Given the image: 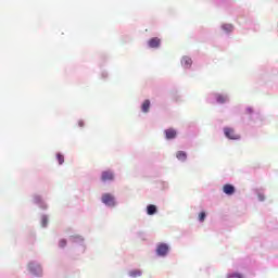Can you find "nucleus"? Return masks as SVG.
Segmentation results:
<instances>
[{
    "label": "nucleus",
    "mask_w": 278,
    "mask_h": 278,
    "mask_svg": "<svg viewBox=\"0 0 278 278\" xmlns=\"http://www.w3.org/2000/svg\"><path fill=\"white\" fill-rule=\"evenodd\" d=\"M101 179L102 181H114V173L111 170H104L102 172Z\"/></svg>",
    "instance_id": "obj_5"
},
{
    "label": "nucleus",
    "mask_w": 278,
    "mask_h": 278,
    "mask_svg": "<svg viewBox=\"0 0 278 278\" xmlns=\"http://www.w3.org/2000/svg\"><path fill=\"white\" fill-rule=\"evenodd\" d=\"M247 112H248V114H252V113H253V110L248 109Z\"/></svg>",
    "instance_id": "obj_22"
},
{
    "label": "nucleus",
    "mask_w": 278,
    "mask_h": 278,
    "mask_svg": "<svg viewBox=\"0 0 278 278\" xmlns=\"http://www.w3.org/2000/svg\"><path fill=\"white\" fill-rule=\"evenodd\" d=\"M142 275V271L140 269H135L129 273L130 277H140Z\"/></svg>",
    "instance_id": "obj_14"
},
{
    "label": "nucleus",
    "mask_w": 278,
    "mask_h": 278,
    "mask_svg": "<svg viewBox=\"0 0 278 278\" xmlns=\"http://www.w3.org/2000/svg\"><path fill=\"white\" fill-rule=\"evenodd\" d=\"M205 212H201L200 214H199V220H200V223H203L204 220H205Z\"/></svg>",
    "instance_id": "obj_17"
},
{
    "label": "nucleus",
    "mask_w": 278,
    "mask_h": 278,
    "mask_svg": "<svg viewBox=\"0 0 278 278\" xmlns=\"http://www.w3.org/2000/svg\"><path fill=\"white\" fill-rule=\"evenodd\" d=\"M222 27L225 31H233V26L231 24H225Z\"/></svg>",
    "instance_id": "obj_15"
},
{
    "label": "nucleus",
    "mask_w": 278,
    "mask_h": 278,
    "mask_svg": "<svg viewBox=\"0 0 278 278\" xmlns=\"http://www.w3.org/2000/svg\"><path fill=\"white\" fill-rule=\"evenodd\" d=\"M164 134L167 140H173L177 138V130H175L174 128L166 129Z\"/></svg>",
    "instance_id": "obj_6"
},
{
    "label": "nucleus",
    "mask_w": 278,
    "mask_h": 278,
    "mask_svg": "<svg viewBox=\"0 0 278 278\" xmlns=\"http://www.w3.org/2000/svg\"><path fill=\"white\" fill-rule=\"evenodd\" d=\"M227 278H242V274L235 273V274L228 275Z\"/></svg>",
    "instance_id": "obj_18"
},
{
    "label": "nucleus",
    "mask_w": 278,
    "mask_h": 278,
    "mask_svg": "<svg viewBox=\"0 0 278 278\" xmlns=\"http://www.w3.org/2000/svg\"><path fill=\"white\" fill-rule=\"evenodd\" d=\"M59 247H61V249H64V247H66V239L60 240Z\"/></svg>",
    "instance_id": "obj_19"
},
{
    "label": "nucleus",
    "mask_w": 278,
    "mask_h": 278,
    "mask_svg": "<svg viewBox=\"0 0 278 278\" xmlns=\"http://www.w3.org/2000/svg\"><path fill=\"white\" fill-rule=\"evenodd\" d=\"M150 108H151V101L150 100L143 101V103L141 105V110L144 114H147L149 112Z\"/></svg>",
    "instance_id": "obj_9"
},
{
    "label": "nucleus",
    "mask_w": 278,
    "mask_h": 278,
    "mask_svg": "<svg viewBox=\"0 0 278 278\" xmlns=\"http://www.w3.org/2000/svg\"><path fill=\"white\" fill-rule=\"evenodd\" d=\"M41 220H42V227H47V223H48L47 216H43Z\"/></svg>",
    "instance_id": "obj_20"
},
{
    "label": "nucleus",
    "mask_w": 278,
    "mask_h": 278,
    "mask_svg": "<svg viewBox=\"0 0 278 278\" xmlns=\"http://www.w3.org/2000/svg\"><path fill=\"white\" fill-rule=\"evenodd\" d=\"M216 101H217V103H226V101H227V96L217 94V96H216Z\"/></svg>",
    "instance_id": "obj_13"
},
{
    "label": "nucleus",
    "mask_w": 278,
    "mask_h": 278,
    "mask_svg": "<svg viewBox=\"0 0 278 278\" xmlns=\"http://www.w3.org/2000/svg\"><path fill=\"white\" fill-rule=\"evenodd\" d=\"M28 269L30 270V273H36V270H40V266H38L34 263H30V264H28Z\"/></svg>",
    "instance_id": "obj_12"
},
{
    "label": "nucleus",
    "mask_w": 278,
    "mask_h": 278,
    "mask_svg": "<svg viewBox=\"0 0 278 278\" xmlns=\"http://www.w3.org/2000/svg\"><path fill=\"white\" fill-rule=\"evenodd\" d=\"M84 125H85V124H84V121H81V119L78 121V126L84 127Z\"/></svg>",
    "instance_id": "obj_21"
},
{
    "label": "nucleus",
    "mask_w": 278,
    "mask_h": 278,
    "mask_svg": "<svg viewBox=\"0 0 278 278\" xmlns=\"http://www.w3.org/2000/svg\"><path fill=\"white\" fill-rule=\"evenodd\" d=\"M223 191L225 194H228L229 197H231V194H233L236 192V187L227 184V185H224Z\"/></svg>",
    "instance_id": "obj_7"
},
{
    "label": "nucleus",
    "mask_w": 278,
    "mask_h": 278,
    "mask_svg": "<svg viewBox=\"0 0 278 278\" xmlns=\"http://www.w3.org/2000/svg\"><path fill=\"white\" fill-rule=\"evenodd\" d=\"M102 203H104V205H108L109 207H114L116 205V201L114 200V195H112L110 193H104L102 195Z\"/></svg>",
    "instance_id": "obj_1"
},
{
    "label": "nucleus",
    "mask_w": 278,
    "mask_h": 278,
    "mask_svg": "<svg viewBox=\"0 0 278 278\" xmlns=\"http://www.w3.org/2000/svg\"><path fill=\"white\" fill-rule=\"evenodd\" d=\"M147 213L149 216H153V214L157 213V206H155L153 204L148 205Z\"/></svg>",
    "instance_id": "obj_10"
},
{
    "label": "nucleus",
    "mask_w": 278,
    "mask_h": 278,
    "mask_svg": "<svg viewBox=\"0 0 278 278\" xmlns=\"http://www.w3.org/2000/svg\"><path fill=\"white\" fill-rule=\"evenodd\" d=\"M181 64L185 68H190L192 66V59L189 56H184L181 60Z\"/></svg>",
    "instance_id": "obj_8"
},
{
    "label": "nucleus",
    "mask_w": 278,
    "mask_h": 278,
    "mask_svg": "<svg viewBox=\"0 0 278 278\" xmlns=\"http://www.w3.org/2000/svg\"><path fill=\"white\" fill-rule=\"evenodd\" d=\"M56 160H58L60 165L64 164V155L58 153L56 154Z\"/></svg>",
    "instance_id": "obj_16"
},
{
    "label": "nucleus",
    "mask_w": 278,
    "mask_h": 278,
    "mask_svg": "<svg viewBox=\"0 0 278 278\" xmlns=\"http://www.w3.org/2000/svg\"><path fill=\"white\" fill-rule=\"evenodd\" d=\"M224 134L229 140H240V135L236 134L233 128H224Z\"/></svg>",
    "instance_id": "obj_2"
},
{
    "label": "nucleus",
    "mask_w": 278,
    "mask_h": 278,
    "mask_svg": "<svg viewBox=\"0 0 278 278\" xmlns=\"http://www.w3.org/2000/svg\"><path fill=\"white\" fill-rule=\"evenodd\" d=\"M160 45H162V40L157 37L151 38L148 41V47H150V49H157L160 48Z\"/></svg>",
    "instance_id": "obj_4"
},
{
    "label": "nucleus",
    "mask_w": 278,
    "mask_h": 278,
    "mask_svg": "<svg viewBox=\"0 0 278 278\" xmlns=\"http://www.w3.org/2000/svg\"><path fill=\"white\" fill-rule=\"evenodd\" d=\"M156 253L161 257H164V255L168 254V244L166 243H160L156 248Z\"/></svg>",
    "instance_id": "obj_3"
},
{
    "label": "nucleus",
    "mask_w": 278,
    "mask_h": 278,
    "mask_svg": "<svg viewBox=\"0 0 278 278\" xmlns=\"http://www.w3.org/2000/svg\"><path fill=\"white\" fill-rule=\"evenodd\" d=\"M176 157H177V160H180V162H186L188 154H186V152H184V151H178L176 153Z\"/></svg>",
    "instance_id": "obj_11"
}]
</instances>
